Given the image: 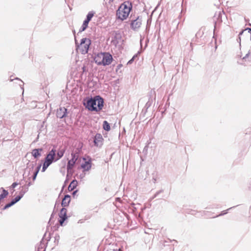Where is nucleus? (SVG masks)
Here are the masks:
<instances>
[{"label": "nucleus", "instance_id": "40", "mask_svg": "<svg viewBox=\"0 0 251 251\" xmlns=\"http://www.w3.org/2000/svg\"><path fill=\"white\" fill-rule=\"evenodd\" d=\"M245 31V29H242V30H241L239 32V33L238 36L241 37V36L243 35V34L244 33V31Z\"/></svg>", "mask_w": 251, "mask_h": 251}, {"label": "nucleus", "instance_id": "53", "mask_svg": "<svg viewBox=\"0 0 251 251\" xmlns=\"http://www.w3.org/2000/svg\"><path fill=\"white\" fill-rule=\"evenodd\" d=\"M42 251H46V249H44Z\"/></svg>", "mask_w": 251, "mask_h": 251}, {"label": "nucleus", "instance_id": "48", "mask_svg": "<svg viewBox=\"0 0 251 251\" xmlns=\"http://www.w3.org/2000/svg\"><path fill=\"white\" fill-rule=\"evenodd\" d=\"M114 1V0H109V3L112 2Z\"/></svg>", "mask_w": 251, "mask_h": 251}, {"label": "nucleus", "instance_id": "21", "mask_svg": "<svg viewBox=\"0 0 251 251\" xmlns=\"http://www.w3.org/2000/svg\"><path fill=\"white\" fill-rule=\"evenodd\" d=\"M27 190L28 188H26V190H24L23 189L21 190L19 192V194L15 197L18 198V200L20 201L21 199L24 197L25 194L27 191Z\"/></svg>", "mask_w": 251, "mask_h": 251}, {"label": "nucleus", "instance_id": "5", "mask_svg": "<svg viewBox=\"0 0 251 251\" xmlns=\"http://www.w3.org/2000/svg\"><path fill=\"white\" fill-rule=\"evenodd\" d=\"M111 43L113 45L117 46L118 44L121 45L124 43V40L122 38V34L119 30H114L113 31Z\"/></svg>", "mask_w": 251, "mask_h": 251}, {"label": "nucleus", "instance_id": "27", "mask_svg": "<svg viewBox=\"0 0 251 251\" xmlns=\"http://www.w3.org/2000/svg\"><path fill=\"white\" fill-rule=\"evenodd\" d=\"M36 165V163L35 162H30V161H29L27 163V166L29 168L30 170H33Z\"/></svg>", "mask_w": 251, "mask_h": 251}, {"label": "nucleus", "instance_id": "30", "mask_svg": "<svg viewBox=\"0 0 251 251\" xmlns=\"http://www.w3.org/2000/svg\"><path fill=\"white\" fill-rule=\"evenodd\" d=\"M89 22H90L88 21L87 20H84L83 22L82 25L87 28Z\"/></svg>", "mask_w": 251, "mask_h": 251}, {"label": "nucleus", "instance_id": "22", "mask_svg": "<svg viewBox=\"0 0 251 251\" xmlns=\"http://www.w3.org/2000/svg\"><path fill=\"white\" fill-rule=\"evenodd\" d=\"M238 205H237L235 206H232V207H230V208H228V209H226V210H223V211H222L220 213V214L217 215H216V216H214L213 218H216V217H219V216H224V215H225L226 214L228 213V211H229V210H230V209H232V208H234V207H236V206H238Z\"/></svg>", "mask_w": 251, "mask_h": 251}, {"label": "nucleus", "instance_id": "23", "mask_svg": "<svg viewBox=\"0 0 251 251\" xmlns=\"http://www.w3.org/2000/svg\"><path fill=\"white\" fill-rule=\"evenodd\" d=\"M95 14V12L94 11H89L88 13L87 14L85 20H87L88 21L90 22L92 18L94 17Z\"/></svg>", "mask_w": 251, "mask_h": 251}, {"label": "nucleus", "instance_id": "42", "mask_svg": "<svg viewBox=\"0 0 251 251\" xmlns=\"http://www.w3.org/2000/svg\"><path fill=\"white\" fill-rule=\"evenodd\" d=\"M245 31L246 30H247L248 31L249 33H250V32H251V28L250 27H246L245 29Z\"/></svg>", "mask_w": 251, "mask_h": 251}, {"label": "nucleus", "instance_id": "43", "mask_svg": "<svg viewBox=\"0 0 251 251\" xmlns=\"http://www.w3.org/2000/svg\"><path fill=\"white\" fill-rule=\"evenodd\" d=\"M59 238V235H58V236H55V240H57V242H58Z\"/></svg>", "mask_w": 251, "mask_h": 251}, {"label": "nucleus", "instance_id": "41", "mask_svg": "<svg viewBox=\"0 0 251 251\" xmlns=\"http://www.w3.org/2000/svg\"><path fill=\"white\" fill-rule=\"evenodd\" d=\"M78 192V190H74L73 193H72V196L73 197H75V196L76 194L77 193V192Z\"/></svg>", "mask_w": 251, "mask_h": 251}, {"label": "nucleus", "instance_id": "13", "mask_svg": "<svg viewBox=\"0 0 251 251\" xmlns=\"http://www.w3.org/2000/svg\"><path fill=\"white\" fill-rule=\"evenodd\" d=\"M91 44V41H89V43H87L86 44H83L82 45H78V46L76 47V49H79L82 54H85L88 52Z\"/></svg>", "mask_w": 251, "mask_h": 251}, {"label": "nucleus", "instance_id": "7", "mask_svg": "<svg viewBox=\"0 0 251 251\" xmlns=\"http://www.w3.org/2000/svg\"><path fill=\"white\" fill-rule=\"evenodd\" d=\"M142 19L141 16H138L135 19H131L130 21V28L134 31L138 30L142 25Z\"/></svg>", "mask_w": 251, "mask_h": 251}, {"label": "nucleus", "instance_id": "20", "mask_svg": "<svg viewBox=\"0 0 251 251\" xmlns=\"http://www.w3.org/2000/svg\"><path fill=\"white\" fill-rule=\"evenodd\" d=\"M102 128L106 131H109L111 129L110 125L107 121H104L102 124Z\"/></svg>", "mask_w": 251, "mask_h": 251}, {"label": "nucleus", "instance_id": "45", "mask_svg": "<svg viewBox=\"0 0 251 251\" xmlns=\"http://www.w3.org/2000/svg\"><path fill=\"white\" fill-rule=\"evenodd\" d=\"M131 205L133 206V208L135 209H136V207H135L134 206L135 205V204L134 203H131Z\"/></svg>", "mask_w": 251, "mask_h": 251}, {"label": "nucleus", "instance_id": "44", "mask_svg": "<svg viewBox=\"0 0 251 251\" xmlns=\"http://www.w3.org/2000/svg\"><path fill=\"white\" fill-rule=\"evenodd\" d=\"M73 34H74V35L75 36V39L76 38V37H75V29L73 30Z\"/></svg>", "mask_w": 251, "mask_h": 251}, {"label": "nucleus", "instance_id": "35", "mask_svg": "<svg viewBox=\"0 0 251 251\" xmlns=\"http://www.w3.org/2000/svg\"><path fill=\"white\" fill-rule=\"evenodd\" d=\"M86 28H87L86 27H85V26H84L82 25L79 29L78 33H81V32L84 31V30H85L86 29Z\"/></svg>", "mask_w": 251, "mask_h": 251}, {"label": "nucleus", "instance_id": "24", "mask_svg": "<svg viewBox=\"0 0 251 251\" xmlns=\"http://www.w3.org/2000/svg\"><path fill=\"white\" fill-rule=\"evenodd\" d=\"M12 75L10 76V81H13L14 80H19L21 82V83L22 84H20L19 85L21 87V88L24 91V82L19 78L18 77H15L14 78H12Z\"/></svg>", "mask_w": 251, "mask_h": 251}, {"label": "nucleus", "instance_id": "1", "mask_svg": "<svg viewBox=\"0 0 251 251\" xmlns=\"http://www.w3.org/2000/svg\"><path fill=\"white\" fill-rule=\"evenodd\" d=\"M56 145L47 153L44 158L42 165V172H44L53 163L60 160L63 156L66 150V147L60 146L58 149Z\"/></svg>", "mask_w": 251, "mask_h": 251}, {"label": "nucleus", "instance_id": "3", "mask_svg": "<svg viewBox=\"0 0 251 251\" xmlns=\"http://www.w3.org/2000/svg\"><path fill=\"white\" fill-rule=\"evenodd\" d=\"M133 8L131 1L126 0L122 3L116 10V19L124 21L128 17Z\"/></svg>", "mask_w": 251, "mask_h": 251}, {"label": "nucleus", "instance_id": "8", "mask_svg": "<svg viewBox=\"0 0 251 251\" xmlns=\"http://www.w3.org/2000/svg\"><path fill=\"white\" fill-rule=\"evenodd\" d=\"M103 53L104 55L102 57V65L106 66L111 64L113 60L112 55L109 52H103Z\"/></svg>", "mask_w": 251, "mask_h": 251}, {"label": "nucleus", "instance_id": "37", "mask_svg": "<svg viewBox=\"0 0 251 251\" xmlns=\"http://www.w3.org/2000/svg\"><path fill=\"white\" fill-rule=\"evenodd\" d=\"M82 146H81L80 147H78L76 149V151H74V152H77V154L79 155V152L81 151Z\"/></svg>", "mask_w": 251, "mask_h": 251}, {"label": "nucleus", "instance_id": "28", "mask_svg": "<svg viewBox=\"0 0 251 251\" xmlns=\"http://www.w3.org/2000/svg\"><path fill=\"white\" fill-rule=\"evenodd\" d=\"M164 192V190L163 189H161L159 191H157L155 193V194L154 195V196L151 198V200H153V199H154L155 198L157 197L160 194L163 193Z\"/></svg>", "mask_w": 251, "mask_h": 251}, {"label": "nucleus", "instance_id": "51", "mask_svg": "<svg viewBox=\"0 0 251 251\" xmlns=\"http://www.w3.org/2000/svg\"><path fill=\"white\" fill-rule=\"evenodd\" d=\"M79 223H82V221H81V220H79Z\"/></svg>", "mask_w": 251, "mask_h": 251}, {"label": "nucleus", "instance_id": "54", "mask_svg": "<svg viewBox=\"0 0 251 251\" xmlns=\"http://www.w3.org/2000/svg\"><path fill=\"white\" fill-rule=\"evenodd\" d=\"M83 70H84V69H85V67H83Z\"/></svg>", "mask_w": 251, "mask_h": 251}, {"label": "nucleus", "instance_id": "36", "mask_svg": "<svg viewBox=\"0 0 251 251\" xmlns=\"http://www.w3.org/2000/svg\"><path fill=\"white\" fill-rule=\"evenodd\" d=\"M236 40H237V42L238 43H239V48H240V49H241V37L238 36V37L237 38Z\"/></svg>", "mask_w": 251, "mask_h": 251}, {"label": "nucleus", "instance_id": "31", "mask_svg": "<svg viewBox=\"0 0 251 251\" xmlns=\"http://www.w3.org/2000/svg\"><path fill=\"white\" fill-rule=\"evenodd\" d=\"M251 51L249 50L248 52L246 54V55L242 58V60L246 61V59L249 57Z\"/></svg>", "mask_w": 251, "mask_h": 251}, {"label": "nucleus", "instance_id": "17", "mask_svg": "<svg viewBox=\"0 0 251 251\" xmlns=\"http://www.w3.org/2000/svg\"><path fill=\"white\" fill-rule=\"evenodd\" d=\"M19 201L18 200V198H16L15 197L14 199H12L10 202L8 203L5 204L4 206L1 208V210H5L9 208V207L12 206L15 204L17 203Z\"/></svg>", "mask_w": 251, "mask_h": 251}, {"label": "nucleus", "instance_id": "34", "mask_svg": "<svg viewBox=\"0 0 251 251\" xmlns=\"http://www.w3.org/2000/svg\"><path fill=\"white\" fill-rule=\"evenodd\" d=\"M151 105V102L150 101H148L145 104V107L146 108H149Z\"/></svg>", "mask_w": 251, "mask_h": 251}, {"label": "nucleus", "instance_id": "11", "mask_svg": "<svg viewBox=\"0 0 251 251\" xmlns=\"http://www.w3.org/2000/svg\"><path fill=\"white\" fill-rule=\"evenodd\" d=\"M68 113L67 108L65 107H60L57 109L56 116L57 118L63 119L67 116Z\"/></svg>", "mask_w": 251, "mask_h": 251}, {"label": "nucleus", "instance_id": "6", "mask_svg": "<svg viewBox=\"0 0 251 251\" xmlns=\"http://www.w3.org/2000/svg\"><path fill=\"white\" fill-rule=\"evenodd\" d=\"M83 162L81 164V168L83 171H88L92 167V158L89 156H83L82 158Z\"/></svg>", "mask_w": 251, "mask_h": 251}, {"label": "nucleus", "instance_id": "52", "mask_svg": "<svg viewBox=\"0 0 251 251\" xmlns=\"http://www.w3.org/2000/svg\"><path fill=\"white\" fill-rule=\"evenodd\" d=\"M197 35H198V33H197V34H196V37H197Z\"/></svg>", "mask_w": 251, "mask_h": 251}, {"label": "nucleus", "instance_id": "18", "mask_svg": "<svg viewBox=\"0 0 251 251\" xmlns=\"http://www.w3.org/2000/svg\"><path fill=\"white\" fill-rule=\"evenodd\" d=\"M77 181L75 179H73L68 186V190L69 191H72L74 190L77 186Z\"/></svg>", "mask_w": 251, "mask_h": 251}, {"label": "nucleus", "instance_id": "29", "mask_svg": "<svg viewBox=\"0 0 251 251\" xmlns=\"http://www.w3.org/2000/svg\"><path fill=\"white\" fill-rule=\"evenodd\" d=\"M148 108H146L145 107H144L141 113L140 114V118H141L142 117H144L145 116V115L146 113L147 112Z\"/></svg>", "mask_w": 251, "mask_h": 251}, {"label": "nucleus", "instance_id": "25", "mask_svg": "<svg viewBox=\"0 0 251 251\" xmlns=\"http://www.w3.org/2000/svg\"><path fill=\"white\" fill-rule=\"evenodd\" d=\"M139 52L138 53H136L135 54H134L132 56V57L127 62V65H130V64H131L133 62V61H134L135 58L139 56Z\"/></svg>", "mask_w": 251, "mask_h": 251}, {"label": "nucleus", "instance_id": "47", "mask_svg": "<svg viewBox=\"0 0 251 251\" xmlns=\"http://www.w3.org/2000/svg\"><path fill=\"white\" fill-rule=\"evenodd\" d=\"M212 208H218V205H213V206L212 207Z\"/></svg>", "mask_w": 251, "mask_h": 251}, {"label": "nucleus", "instance_id": "2", "mask_svg": "<svg viewBox=\"0 0 251 251\" xmlns=\"http://www.w3.org/2000/svg\"><path fill=\"white\" fill-rule=\"evenodd\" d=\"M83 104L86 109L91 112H99L104 106V99L100 95L87 97L83 100Z\"/></svg>", "mask_w": 251, "mask_h": 251}, {"label": "nucleus", "instance_id": "10", "mask_svg": "<svg viewBox=\"0 0 251 251\" xmlns=\"http://www.w3.org/2000/svg\"><path fill=\"white\" fill-rule=\"evenodd\" d=\"M103 138L100 133H97L94 136L93 143L96 147H101L103 145Z\"/></svg>", "mask_w": 251, "mask_h": 251}, {"label": "nucleus", "instance_id": "46", "mask_svg": "<svg viewBox=\"0 0 251 251\" xmlns=\"http://www.w3.org/2000/svg\"><path fill=\"white\" fill-rule=\"evenodd\" d=\"M31 185V183L30 182H28V183L27 185V188H28V187H29Z\"/></svg>", "mask_w": 251, "mask_h": 251}, {"label": "nucleus", "instance_id": "38", "mask_svg": "<svg viewBox=\"0 0 251 251\" xmlns=\"http://www.w3.org/2000/svg\"><path fill=\"white\" fill-rule=\"evenodd\" d=\"M18 184L19 183L18 182H14L12 184L10 187L12 189L15 188Z\"/></svg>", "mask_w": 251, "mask_h": 251}, {"label": "nucleus", "instance_id": "55", "mask_svg": "<svg viewBox=\"0 0 251 251\" xmlns=\"http://www.w3.org/2000/svg\"><path fill=\"white\" fill-rule=\"evenodd\" d=\"M131 17H132V15H130V18H131Z\"/></svg>", "mask_w": 251, "mask_h": 251}, {"label": "nucleus", "instance_id": "56", "mask_svg": "<svg viewBox=\"0 0 251 251\" xmlns=\"http://www.w3.org/2000/svg\"><path fill=\"white\" fill-rule=\"evenodd\" d=\"M249 25L251 26V24H249Z\"/></svg>", "mask_w": 251, "mask_h": 251}, {"label": "nucleus", "instance_id": "26", "mask_svg": "<svg viewBox=\"0 0 251 251\" xmlns=\"http://www.w3.org/2000/svg\"><path fill=\"white\" fill-rule=\"evenodd\" d=\"M54 214H55V212H54V209L53 212H52L51 215H50V220H49V221L48 222V224L49 225H50V226H51L53 224V223L54 222V221L53 220V219L54 218Z\"/></svg>", "mask_w": 251, "mask_h": 251}, {"label": "nucleus", "instance_id": "32", "mask_svg": "<svg viewBox=\"0 0 251 251\" xmlns=\"http://www.w3.org/2000/svg\"><path fill=\"white\" fill-rule=\"evenodd\" d=\"M38 173H37V172H35L34 171L33 172V175L32 176V179L33 180H35L37 177V175H38Z\"/></svg>", "mask_w": 251, "mask_h": 251}, {"label": "nucleus", "instance_id": "49", "mask_svg": "<svg viewBox=\"0 0 251 251\" xmlns=\"http://www.w3.org/2000/svg\"><path fill=\"white\" fill-rule=\"evenodd\" d=\"M238 56L240 57H241L242 56V52H240V54L239 55H238Z\"/></svg>", "mask_w": 251, "mask_h": 251}, {"label": "nucleus", "instance_id": "50", "mask_svg": "<svg viewBox=\"0 0 251 251\" xmlns=\"http://www.w3.org/2000/svg\"><path fill=\"white\" fill-rule=\"evenodd\" d=\"M56 204H57V201L56 202V203H55V204L54 208H55V206H56Z\"/></svg>", "mask_w": 251, "mask_h": 251}, {"label": "nucleus", "instance_id": "19", "mask_svg": "<svg viewBox=\"0 0 251 251\" xmlns=\"http://www.w3.org/2000/svg\"><path fill=\"white\" fill-rule=\"evenodd\" d=\"M89 41H91L90 39L87 38H83L80 40V43L79 44L77 42V41L76 38H75V43L76 47L78 46V45H82L83 44H86L87 43H89Z\"/></svg>", "mask_w": 251, "mask_h": 251}, {"label": "nucleus", "instance_id": "4", "mask_svg": "<svg viewBox=\"0 0 251 251\" xmlns=\"http://www.w3.org/2000/svg\"><path fill=\"white\" fill-rule=\"evenodd\" d=\"M78 158L79 155L77 154V152H74L73 151L71 153V159L68 160L67 164V174H73V172H72L71 170L73 167L75 166L76 161L78 160Z\"/></svg>", "mask_w": 251, "mask_h": 251}, {"label": "nucleus", "instance_id": "16", "mask_svg": "<svg viewBox=\"0 0 251 251\" xmlns=\"http://www.w3.org/2000/svg\"><path fill=\"white\" fill-rule=\"evenodd\" d=\"M104 54L103 52H100L96 54L94 57V60L96 64L98 65H102L101 61H102V56H103Z\"/></svg>", "mask_w": 251, "mask_h": 251}, {"label": "nucleus", "instance_id": "39", "mask_svg": "<svg viewBox=\"0 0 251 251\" xmlns=\"http://www.w3.org/2000/svg\"><path fill=\"white\" fill-rule=\"evenodd\" d=\"M123 66V65L122 64H119L117 65L116 69V72H118V70L121 69Z\"/></svg>", "mask_w": 251, "mask_h": 251}, {"label": "nucleus", "instance_id": "57", "mask_svg": "<svg viewBox=\"0 0 251 251\" xmlns=\"http://www.w3.org/2000/svg\"><path fill=\"white\" fill-rule=\"evenodd\" d=\"M250 40H251V38H250Z\"/></svg>", "mask_w": 251, "mask_h": 251}, {"label": "nucleus", "instance_id": "14", "mask_svg": "<svg viewBox=\"0 0 251 251\" xmlns=\"http://www.w3.org/2000/svg\"><path fill=\"white\" fill-rule=\"evenodd\" d=\"M71 197L69 194L65 195L64 197L62 199L61 202V206L64 207H68L71 202Z\"/></svg>", "mask_w": 251, "mask_h": 251}, {"label": "nucleus", "instance_id": "9", "mask_svg": "<svg viewBox=\"0 0 251 251\" xmlns=\"http://www.w3.org/2000/svg\"><path fill=\"white\" fill-rule=\"evenodd\" d=\"M67 210L65 207H62L59 213L58 222L60 226H63L65 221L68 219Z\"/></svg>", "mask_w": 251, "mask_h": 251}, {"label": "nucleus", "instance_id": "12", "mask_svg": "<svg viewBox=\"0 0 251 251\" xmlns=\"http://www.w3.org/2000/svg\"><path fill=\"white\" fill-rule=\"evenodd\" d=\"M223 14H225V13L223 11H219L218 13H216L215 15L213 17V21L214 23V27L216 28V26L217 24H221L222 22V15Z\"/></svg>", "mask_w": 251, "mask_h": 251}, {"label": "nucleus", "instance_id": "15", "mask_svg": "<svg viewBox=\"0 0 251 251\" xmlns=\"http://www.w3.org/2000/svg\"><path fill=\"white\" fill-rule=\"evenodd\" d=\"M43 149L42 148L34 149L32 150L31 154L35 159H38L42 155Z\"/></svg>", "mask_w": 251, "mask_h": 251}, {"label": "nucleus", "instance_id": "33", "mask_svg": "<svg viewBox=\"0 0 251 251\" xmlns=\"http://www.w3.org/2000/svg\"><path fill=\"white\" fill-rule=\"evenodd\" d=\"M42 166V164L40 163L39 164H38V165L37 166V167L36 168L35 170V172H37V173H39L40 169H41V167Z\"/></svg>", "mask_w": 251, "mask_h": 251}]
</instances>
